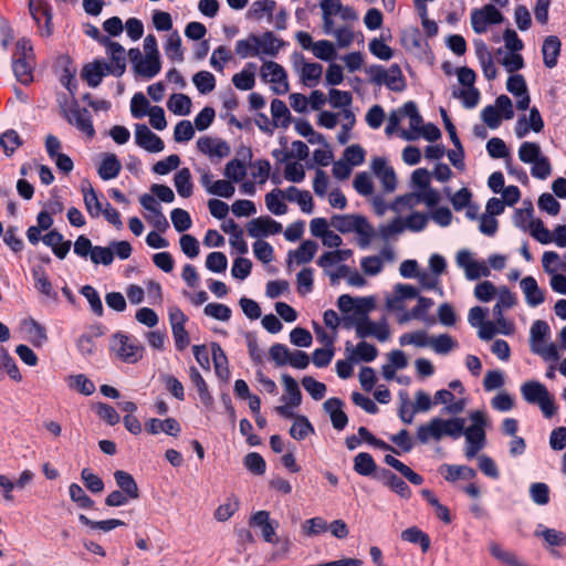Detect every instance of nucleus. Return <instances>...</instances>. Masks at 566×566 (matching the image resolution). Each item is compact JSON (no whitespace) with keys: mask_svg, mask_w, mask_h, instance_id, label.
<instances>
[{"mask_svg":"<svg viewBox=\"0 0 566 566\" xmlns=\"http://www.w3.org/2000/svg\"><path fill=\"white\" fill-rule=\"evenodd\" d=\"M331 226L340 233L358 234L357 243L360 249H367L375 235V230L368 220L359 214H334Z\"/></svg>","mask_w":566,"mask_h":566,"instance_id":"obj_1","label":"nucleus"},{"mask_svg":"<svg viewBox=\"0 0 566 566\" xmlns=\"http://www.w3.org/2000/svg\"><path fill=\"white\" fill-rule=\"evenodd\" d=\"M520 391L527 403L538 406L545 418L549 419L556 415L557 406L554 397L544 384L538 380H527L521 385Z\"/></svg>","mask_w":566,"mask_h":566,"instance_id":"obj_2","label":"nucleus"},{"mask_svg":"<svg viewBox=\"0 0 566 566\" xmlns=\"http://www.w3.org/2000/svg\"><path fill=\"white\" fill-rule=\"evenodd\" d=\"M34 66V52L30 40L25 38L18 40L12 57V69L17 80L24 85L30 84L33 81Z\"/></svg>","mask_w":566,"mask_h":566,"instance_id":"obj_3","label":"nucleus"},{"mask_svg":"<svg viewBox=\"0 0 566 566\" xmlns=\"http://www.w3.org/2000/svg\"><path fill=\"white\" fill-rule=\"evenodd\" d=\"M109 349L117 359L126 364L138 363L145 353V347L138 340L120 332L112 336Z\"/></svg>","mask_w":566,"mask_h":566,"instance_id":"obj_4","label":"nucleus"},{"mask_svg":"<svg viewBox=\"0 0 566 566\" xmlns=\"http://www.w3.org/2000/svg\"><path fill=\"white\" fill-rule=\"evenodd\" d=\"M366 73L369 81L376 85H386L390 91L402 92L406 87L401 69L398 64H392L388 69L382 65H370Z\"/></svg>","mask_w":566,"mask_h":566,"instance_id":"obj_5","label":"nucleus"},{"mask_svg":"<svg viewBox=\"0 0 566 566\" xmlns=\"http://www.w3.org/2000/svg\"><path fill=\"white\" fill-rule=\"evenodd\" d=\"M513 117V103L504 94L496 97L494 105H488L481 111V119L491 129L497 128L501 125L502 118L510 120Z\"/></svg>","mask_w":566,"mask_h":566,"instance_id":"obj_6","label":"nucleus"},{"mask_svg":"<svg viewBox=\"0 0 566 566\" xmlns=\"http://www.w3.org/2000/svg\"><path fill=\"white\" fill-rule=\"evenodd\" d=\"M294 72L298 75L300 81L307 87H314L319 83L323 74V66L319 63L307 62L303 54L294 52L291 55Z\"/></svg>","mask_w":566,"mask_h":566,"instance_id":"obj_7","label":"nucleus"},{"mask_svg":"<svg viewBox=\"0 0 566 566\" xmlns=\"http://www.w3.org/2000/svg\"><path fill=\"white\" fill-rule=\"evenodd\" d=\"M260 73L264 82L272 84L275 94L283 95L289 92L287 73L279 63L274 61L263 62Z\"/></svg>","mask_w":566,"mask_h":566,"instance_id":"obj_8","label":"nucleus"},{"mask_svg":"<svg viewBox=\"0 0 566 566\" xmlns=\"http://www.w3.org/2000/svg\"><path fill=\"white\" fill-rule=\"evenodd\" d=\"M457 265L464 271L465 277L469 281H475L481 277H488L491 270L484 261H476L473 259L469 250H460L455 256Z\"/></svg>","mask_w":566,"mask_h":566,"instance_id":"obj_9","label":"nucleus"},{"mask_svg":"<svg viewBox=\"0 0 566 566\" xmlns=\"http://www.w3.org/2000/svg\"><path fill=\"white\" fill-rule=\"evenodd\" d=\"M369 312L363 313L361 324L358 326V338L374 337L380 343L387 342L391 336L389 323L386 317L374 322L368 316Z\"/></svg>","mask_w":566,"mask_h":566,"instance_id":"obj_10","label":"nucleus"},{"mask_svg":"<svg viewBox=\"0 0 566 566\" xmlns=\"http://www.w3.org/2000/svg\"><path fill=\"white\" fill-rule=\"evenodd\" d=\"M62 112L69 124L75 126L90 138L95 136L92 117L86 108H81L78 104L74 102L70 106L63 107Z\"/></svg>","mask_w":566,"mask_h":566,"instance_id":"obj_11","label":"nucleus"},{"mask_svg":"<svg viewBox=\"0 0 566 566\" xmlns=\"http://www.w3.org/2000/svg\"><path fill=\"white\" fill-rule=\"evenodd\" d=\"M128 56L133 63L135 73L145 78H153L160 71L161 64L159 56H142L139 49H130Z\"/></svg>","mask_w":566,"mask_h":566,"instance_id":"obj_12","label":"nucleus"},{"mask_svg":"<svg viewBox=\"0 0 566 566\" xmlns=\"http://www.w3.org/2000/svg\"><path fill=\"white\" fill-rule=\"evenodd\" d=\"M502 21V13L493 4H485L481 9H474L471 12V25L478 34L486 32L490 24L501 23Z\"/></svg>","mask_w":566,"mask_h":566,"instance_id":"obj_13","label":"nucleus"},{"mask_svg":"<svg viewBox=\"0 0 566 566\" xmlns=\"http://www.w3.org/2000/svg\"><path fill=\"white\" fill-rule=\"evenodd\" d=\"M101 43L106 49V54L111 62L107 67L114 76H122L126 70V51L118 42L112 41L109 38H101Z\"/></svg>","mask_w":566,"mask_h":566,"instance_id":"obj_14","label":"nucleus"},{"mask_svg":"<svg viewBox=\"0 0 566 566\" xmlns=\"http://www.w3.org/2000/svg\"><path fill=\"white\" fill-rule=\"evenodd\" d=\"M139 202L142 207L148 211L146 220L159 232H165L169 228V222L161 212V207L156 201L155 197L149 193H144L140 196Z\"/></svg>","mask_w":566,"mask_h":566,"instance_id":"obj_15","label":"nucleus"},{"mask_svg":"<svg viewBox=\"0 0 566 566\" xmlns=\"http://www.w3.org/2000/svg\"><path fill=\"white\" fill-rule=\"evenodd\" d=\"M417 305L410 312H403V314L397 316L399 324L403 325L411 319H419L426 325L431 326L436 323V318L429 315V311L433 305V301L429 297L418 296Z\"/></svg>","mask_w":566,"mask_h":566,"instance_id":"obj_16","label":"nucleus"},{"mask_svg":"<svg viewBox=\"0 0 566 566\" xmlns=\"http://www.w3.org/2000/svg\"><path fill=\"white\" fill-rule=\"evenodd\" d=\"M135 143L149 153H160L165 148L163 139L153 133L145 124L135 125Z\"/></svg>","mask_w":566,"mask_h":566,"instance_id":"obj_17","label":"nucleus"},{"mask_svg":"<svg viewBox=\"0 0 566 566\" xmlns=\"http://www.w3.org/2000/svg\"><path fill=\"white\" fill-rule=\"evenodd\" d=\"M370 167L380 180L384 191L394 192L397 187V178L394 168L388 165L387 160L382 157H376L373 159Z\"/></svg>","mask_w":566,"mask_h":566,"instance_id":"obj_18","label":"nucleus"},{"mask_svg":"<svg viewBox=\"0 0 566 566\" xmlns=\"http://www.w3.org/2000/svg\"><path fill=\"white\" fill-rule=\"evenodd\" d=\"M247 231L251 238L260 239L280 233L282 224L270 217H259L248 223Z\"/></svg>","mask_w":566,"mask_h":566,"instance_id":"obj_19","label":"nucleus"},{"mask_svg":"<svg viewBox=\"0 0 566 566\" xmlns=\"http://www.w3.org/2000/svg\"><path fill=\"white\" fill-rule=\"evenodd\" d=\"M544 128V120L536 107L530 109L528 116L522 115L515 124V135L517 138H524L531 130L541 133Z\"/></svg>","mask_w":566,"mask_h":566,"instance_id":"obj_20","label":"nucleus"},{"mask_svg":"<svg viewBox=\"0 0 566 566\" xmlns=\"http://www.w3.org/2000/svg\"><path fill=\"white\" fill-rule=\"evenodd\" d=\"M258 57L263 56L275 57L285 46V42L277 38L273 32L266 31L261 35L255 34Z\"/></svg>","mask_w":566,"mask_h":566,"instance_id":"obj_21","label":"nucleus"},{"mask_svg":"<svg viewBox=\"0 0 566 566\" xmlns=\"http://www.w3.org/2000/svg\"><path fill=\"white\" fill-rule=\"evenodd\" d=\"M470 419L472 424L467 429L463 428V436L465 437L467 443H478L481 447L485 446V431L486 418L480 410L471 412Z\"/></svg>","mask_w":566,"mask_h":566,"instance_id":"obj_22","label":"nucleus"},{"mask_svg":"<svg viewBox=\"0 0 566 566\" xmlns=\"http://www.w3.org/2000/svg\"><path fill=\"white\" fill-rule=\"evenodd\" d=\"M250 525L261 530V535L266 543L277 542V539H275V530L279 523L270 518L268 511L262 510L255 512L250 518Z\"/></svg>","mask_w":566,"mask_h":566,"instance_id":"obj_23","label":"nucleus"},{"mask_svg":"<svg viewBox=\"0 0 566 566\" xmlns=\"http://www.w3.org/2000/svg\"><path fill=\"white\" fill-rule=\"evenodd\" d=\"M402 117L409 118V132H403L402 137L407 140H415L420 136V127L422 126V117L420 116L417 105L413 102H407L400 108Z\"/></svg>","mask_w":566,"mask_h":566,"instance_id":"obj_24","label":"nucleus"},{"mask_svg":"<svg viewBox=\"0 0 566 566\" xmlns=\"http://www.w3.org/2000/svg\"><path fill=\"white\" fill-rule=\"evenodd\" d=\"M29 10L38 25L41 24V20L44 19V31L43 35H50L52 33V14L51 8L45 0H29Z\"/></svg>","mask_w":566,"mask_h":566,"instance_id":"obj_25","label":"nucleus"},{"mask_svg":"<svg viewBox=\"0 0 566 566\" xmlns=\"http://www.w3.org/2000/svg\"><path fill=\"white\" fill-rule=\"evenodd\" d=\"M419 296V290L410 284L398 283L395 285V294L388 297L386 306L388 310H403V301Z\"/></svg>","mask_w":566,"mask_h":566,"instance_id":"obj_26","label":"nucleus"},{"mask_svg":"<svg viewBox=\"0 0 566 566\" xmlns=\"http://www.w3.org/2000/svg\"><path fill=\"white\" fill-rule=\"evenodd\" d=\"M344 402L339 398H329L323 403L326 413L329 415L334 429L340 431L348 422L347 415L343 411Z\"/></svg>","mask_w":566,"mask_h":566,"instance_id":"obj_27","label":"nucleus"},{"mask_svg":"<svg viewBox=\"0 0 566 566\" xmlns=\"http://www.w3.org/2000/svg\"><path fill=\"white\" fill-rule=\"evenodd\" d=\"M111 74L107 63L103 60H95L86 64L82 70V77L87 82L91 87H97L102 78Z\"/></svg>","mask_w":566,"mask_h":566,"instance_id":"obj_28","label":"nucleus"},{"mask_svg":"<svg viewBox=\"0 0 566 566\" xmlns=\"http://www.w3.org/2000/svg\"><path fill=\"white\" fill-rule=\"evenodd\" d=\"M318 245L312 240L304 241L296 250L290 251L287 254V266L291 268L293 263L297 265L311 262L316 254Z\"/></svg>","mask_w":566,"mask_h":566,"instance_id":"obj_29","label":"nucleus"},{"mask_svg":"<svg viewBox=\"0 0 566 566\" xmlns=\"http://www.w3.org/2000/svg\"><path fill=\"white\" fill-rule=\"evenodd\" d=\"M346 352H349L348 360L357 361L363 360L366 363L373 361L378 356V349L375 345L361 340L353 348L349 342L346 343Z\"/></svg>","mask_w":566,"mask_h":566,"instance_id":"obj_30","label":"nucleus"},{"mask_svg":"<svg viewBox=\"0 0 566 566\" xmlns=\"http://www.w3.org/2000/svg\"><path fill=\"white\" fill-rule=\"evenodd\" d=\"M560 49L562 42L556 35H548L544 39L542 54L546 67L553 69L557 65Z\"/></svg>","mask_w":566,"mask_h":566,"instance_id":"obj_31","label":"nucleus"},{"mask_svg":"<svg viewBox=\"0 0 566 566\" xmlns=\"http://www.w3.org/2000/svg\"><path fill=\"white\" fill-rule=\"evenodd\" d=\"M520 285L525 295V301L531 307L538 306L545 301V294L538 287V284L533 276H525L522 279Z\"/></svg>","mask_w":566,"mask_h":566,"instance_id":"obj_32","label":"nucleus"},{"mask_svg":"<svg viewBox=\"0 0 566 566\" xmlns=\"http://www.w3.org/2000/svg\"><path fill=\"white\" fill-rule=\"evenodd\" d=\"M198 149L209 156L223 158L229 156L230 147L223 140H216L210 137H201L197 140Z\"/></svg>","mask_w":566,"mask_h":566,"instance_id":"obj_33","label":"nucleus"},{"mask_svg":"<svg viewBox=\"0 0 566 566\" xmlns=\"http://www.w3.org/2000/svg\"><path fill=\"white\" fill-rule=\"evenodd\" d=\"M439 421V439H443L444 437H450L452 439H458L463 433V427L465 424V420L463 418H449L443 419L438 417Z\"/></svg>","mask_w":566,"mask_h":566,"instance_id":"obj_34","label":"nucleus"},{"mask_svg":"<svg viewBox=\"0 0 566 566\" xmlns=\"http://www.w3.org/2000/svg\"><path fill=\"white\" fill-rule=\"evenodd\" d=\"M42 241L45 245L50 247L53 253L61 260H63L71 248V241H64L63 235L56 230H52L46 233Z\"/></svg>","mask_w":566,"mask_h":566,"instance_id":"obj_35","label":"nucleus"},{"mask_svg":"<svg viewBox=\"0 0 566 566\" xmlns=\"http://www.w3.org/2000/svg\"><path fill=\"white\" fill-rule=\"evenodd\" d=\"M286 200L296 202L304 213H312L314 210L313 198L307 190H300L294 186L284 190Z\"/></svg>","mask_w":566,"mask_h":566,"instance_id":"obj_36","label":"nucleus"},{"mask_svg":"<svg viewBox=\"0 0 566 566\" xmlns=\"http://www.w3.org/2000/svg\"><path fill=\"white\" fill-rule=\"evenodd\" d=\"M114 479L120 491L129 496L130 500H137L139 497L138 485L130 473L117 470L114 472Z\"/></svg>","mask_w":566,"mask_h":566,"instance_id":"obj_37","label":"nucleus"},{"mask_svg":"<svg viewBox=\"0 0 566 566\" xmlns=\"http://www.w3.org/2000/svg\"><path fill=\"white\" fill-rule=\"evenodd\" d=\"M82 191L87 212L92 218H98L105 206L99 201L97 193L88 181H83Z\"/></svg>","mask_w":566,"mask_h":566,"instance_id":"obj_38","label":"nucleus"},{"mask_svg":"<svg viewBox=\"0 0 566 566\" xmlns=\"http://www.w3.org/2000/svg\"><path fill=\"white\" fill-rule=\"evenodd\" d=\"M23 326L28 334V339L33 346L41 347L48 342L46 328L35 319L24 321Z\"/></svg>","mask_w":566,"mask_h":566,"instance_id":"obj_39","label":"nucleus"},{"mask_svg":"<svg viewBox=\"0 0 566 566\" xmlns=\"http://www.w3.org/2000/svg\"><path fill=\"white\" fill-rule=\"evenodd\" d=\"M285 192L275 188L265 195L264 201L268 210L275 216H282L287 212V206L284 203Z\"/></svg>","mask_w":566,"mask_h":566,"instance_id":"obj_40","label":"nucleus"},{"mask_svg":"<svg viewBox=\"0 0 566 566\" xmlns=\"http://www.w3.org/2000/svg\"><path fill=\"white\" fill-rule=\"evenodd\" d=\"M324 33L335 38L337 46L340 49L349 48L355 40V33L350 24L336 27L335 23H333L331 30Z\"/></svg>","mask_w":566,"mask_h":566,"instance_id":"obj_41","label":"nucleus"},{"mask_svg":"<svg viewBox=\"0 0 566 566\" xmlns=\"http://www.w3.org/2000/svg\"><path fill=\"white\" fill-rule=\"evenodd\" d=\"M319 7L322 10L323 32H328L331 25L335 23L334 17L339 14L343 3L340 0H322Z\"/></svg>","mask_w":566,"mask_h":566,"instance_id":"obj_42","label":"nucleus"},{"mask_svg":"<svg viewBox=\"0 0 566 566\" xmlns=\"http://www.w3.org/2000/svg\"><path fill=\"white\" fill-rule=\"evenodd\" d=\"M122 169V164L115 154H106L98 167V175L103 180L116 178Z\"/></svg>","mask_w":566,"mask_h":566,"instance_id":"obj_43","label":"nucleus"},{"mask_svg":"<svg viewBox=\"0 0 566 566\" xmlns=\"http://www.w3.org/2000/svg\"><path fill=\"white\" fill-rule=\"evenodd\" d=\"M211 354L217 376L222 380H228L230 377V370L228 366V358L217 343L211 344Z\"/></svg>","mask_w":566,"mask_h":566,"instance_id":"obj_44","label":"nucleus"},{"mask_svg":"<svg viewBox=\"0 0 566 566\" xmlns=\"http://www.w3.org/2000/svg\"><path fill=\"white\" fill-rule=\"evenodd\" d=\"M356 305L367 306V310L375 307L373 298L369 297H352L348 294H343L337 300V306L344 314L355 312Z\"/></svg>","mask_w":566,"mask_h":566,"instance_id":"obj_45","label":"nucleus"},{"mask_svg":"<svg viewBox=\"0 0 566 566\" xmlns=\"http://www.w3.org/2000/svg\"><path fill=\"white\" fill-rule=\"evenodd\" d=\"M255 67L256 65L254 63H248L241 72L233 75V85L240 91H249L253 88L255 84Z\"/></svg>","mask_w":566,"mask_h":566,"instance_id":"obj_46","label":"nucleus"},{"mask_svg":"<svg viewBox=\"0 0 566 566\" xmlns=\"http://www.w3.org/2000/svg\"><path fill=\"white\" fill-rule=\"evenodd\" d=\"M273 126L286 128L291 123V114L285 103L279 98L271 102Z\"/></svg>","mask_w":566,"mask_h":566,"instance_id":"obj_47","label":"nucleus"},{"mask_svg":"<svg viewBox=\"0 0 566 566\" xmlns=\"http://www.w3.org/2000/svg\"><path fill=\"white\" fill-rule=\"evenodd\" d=\"M439 421L438 417L430 419L427 423L420 424L417 429L416 438L421 444H427L431 440L440 441L439 439Z\"/></svg>","mask_w":566,"mask_h":566,"instance_id":"obj_48","label":"nucleus"},{"mask_svg":"<svg viewBox=\"0 0 566 566\" xmlns=\"http://www.w3.org/2000/svg\"><path fill=\"white\" fill-rule=\"evenodd\" d=\"M286 397H282V400H287L291 406L298 407L302 402V392L296 380L287 374L281 376Z\"/></svg>","mask_w":566,"mask_h":566,"instance_id":"obj_49","label":"nucleus"},{"mask_svg":"<svg viewBox=\"0 0 566 566\" xmlns=\"http://www.w3.org/2000/svg\"><path fill=\"white\" fill-rule=\"evenodd\" d=\"M32 275L34 279V286L40 293L53 300L57 298V294L54 291L52 283L49 281L43 268H34L32 270Z\"/></svg>","mask_w":566,"mask_h":566,"instance_id":"obj_50","label":"nucleus"},{"mask_svg":"<svg viewBox=\"0 0 566 566\" xmlns=\"http://www.w3.org/2000/svg\"><path fill=\"white\" fill-rule=\"evenodd\" d=\"M490 554L500 560L501 563L509 566H526L524 563L518 560L516 555L510 551L504 549L499 543L491 542L489 544Z\"/></svg>","mask_w":566,"mask_h":566,"instance_id":"obj_51","label":"nucleus"},{"mask_svg":"<svg viewBox=\"0 0 566 566\" xmlns=\"http://www.w3.org/2000/svg\"><path fill=\"white\" fill-rule=\"evenodd\" d=\"M189 377H190V380H191L192 385L198 390L200 400L206 406H210L212 403V400H213L212 396L209 392L208 386H207L203 377L201 376V374L199 373V370L196 367L191 366L189 368Z\"/></svg>","mask_w":566,"mask_h":566,"instance_id":"obj_52","label":"nucleus"},{"mask_svg":"<svg viewBox=\"0 0 566 566\" xmlns=\"http://www.w3.org/2000/svg\"><path fill=\"white\" fill-rule=\"evenodd\" d=\"M313 433L314 428L312 423L308 421V419L305 416L297 415L290 429L291 437L295 440L301 441Z\"/></svg>","mask_w":566,"mask_h":566,"instance_id":"obj_53","label":"nucleus"},{"mask_svg":"<svg viewBox=\"0 0 566 566\" xmlns=\"http://www.w3.org/2000/svg\"><path fill=\"white\" fill-rule=\"evenodd\" d=\"M165 54L167 57L175 62L184 61V52L181 49V38L177 31H174L167 38L165 44Z\"/></svg>","mask_w":566,"mask_h":566,"instance_id":"obj_54","label":"nucleus"},{"mask_svg":"<svg viewBox=\"0 0 566 566\" xmlns=\"http://www.w3.org/2000/svg\"><path fill=\"white\" fill-rule=\"evenodd\" d=\"M174 184L178 195L182 198H188L192 193L191 174L188 168L180 169L174 178Z\"/></svg>","mask_w":566,"mask_h":566,"instance_id":"obj_55","label":"nucleus"},{"mask_svg":"<svg viewBox=\"0 0 566 566\" xmlns=\"http://www.w3.org/2000/svg\"><path fill=\"white\" fill-rule=\"evenodd\" d=\"M401 539L412 544H419L423 553L430 548V538L420 528L412 526L401 533Z\"/></svg>","mask_w":566,"mask_h":566,"instance_id":"obj_56","label":"nucleus"},{"mask_svg":"<svg viewBox=\"0 0 566 566\" xmlns=\"http://www.w3.org/2000/svg\"><path fill=\"white\" fill-rule=\"evenodd\" d=\"M385 484L403 499L411 496V490L407 483L388 470L382 471Z\"/></svg>","mask_w":566,"mask_h":566,"instance_id":"obj_57","label":"nucleus"},{"mask_svg":"<svg viewBox=\"0 0 566 566\" xmlns=\"http://www.w3.org/2000/svg\"><path fill=\"white\" fill-rule=\"evenodd\" d=\"M168 109L179 116L190 113L191 99L185 94H172L167 102Z\"/></svg>","mask_w":566,"mask_h":566,"instance_id":"obj_58","label":"nucleus"},{"mask_svg":"<svg viewBox=\"0 0 566 566\" xmlns=\"http://www.w3.org/2000/svg\"><path fill=\"white\" fill-rule=\"evenodd\" d=\"M401 346L412 345L415 347H430V336L426 331L419 329L411 333H405L399 337Z\"/></svg>","mask_w":566,"mask_h":566,"instance_id":"obj_59","label":"nucleus"},{"mask_svg":"<svg viewBox=\"0 0 566 566\" xmlns=\"http://www.w3.org/2000/svg\"><path fill=\"white\" fill-rule=\"evenodd\" d=\"M458 346V343L449 334H440L430 337V347L440 355L449 354Z\"/></svg>","mask_w":566,"mask_h":566,"instance_id":"obj_60","label":"nucleus"},{"mask_svg":"<svg viewBox=\"0 0 566 566\" xmlns=\"http://www.w3.org/2000/svg\"><path fill=\"white\" fill-rule=\"evenodd\" d=\"M0 368L4 369L12 380L17 382H20L22 380V375L19 370L15 360L3 347L0 348Z\"/></svg>","mask_w":566,"mask_h":566,"instance_id":"obj_61","label":"nucleus"},{"mask_svg":"<svg viewBox=\"0 0 566 566\" xmlns=\"http://www.w3.org/2000/svg\"><path fill=\"white\" fill-rule=\"evenodd\" d=\"M452 96L454 98L461 99L462 105L465 108L475 107L480 101V92L474 86L464 87V88H455L452 92Z\"/></svg>","mask_w":566,"mask_h":566,"instance_id":"obj_62","label":"nucleus"},{"mask_svg":"<svg viewBox=\"0 0 566 566\" xmlns=\"http://www.w3.org/2000/svg\"><path fill=\"white\" fill-rule=\"evenodd\" d=\"M312 53L316 59L327 62L334 60L337 55L335 44L328 40L316 41Z\"/></svg>","mask_w":566,"mask_h":566,"instance_id":"obj_63","label":"nucleus"},{"mask_svg":"<svg viewBox=\"0 0 566 566\" xmlns=\"http://www.w3.org/2000/svg\"><path fill=\"white\" fill-rule=\"evenodd\" d=\"M527 231H530L531 235L542 244L553 242L551 231L544 226L541 219L530 220Z\"/></svg>","mask_w":566,"mask_h":566,"instance_id":"obj_64","label":"nucleus"}]
</instances>
